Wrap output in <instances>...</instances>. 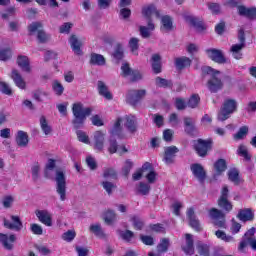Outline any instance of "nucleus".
Wrapping results in <instances>:
<instances>
[{"label": "nucleus", "mask_w": 256, "mask_h": 256, "mask_svg": "<svg viewBox=\"0 0 256 256\" xmlns=\"http://www.w3.org/2000/svg\"><path fill=\"white\" fill-rule=\"evenodd\" d=\"M191 63L192 61L187 56L175 58V66L178 71H183L186 67H191Z\"/></svg>", "instance_id": "nucleus-29"}, {"label": "nucleus", "mask_w": 256, "mask_h": 256, "mask_svg": "<svg viewBox=\"0 0 256 256\" xmlns=\"http://www.w3.org/2000/svg\"><path fill=\"white\" fill-rule=\"evenodd\" d=\"M72 113L74 117L72 120L74 129H83L87 117L91 116V113H93V108H83V103L76 102L72 105Z\"/></svg>", "instance_id": "nucleus-2"}, {"label": "nucleus", "mask_w": 256, "mask_h": 256, "mask_svg": "<svg viewBox=\"0 0 256 256\" xmlns=\"http://www.w3.org/2000/svg\"><path fill=\"white\" fill-rule=\"evenodd\" d=\"M122 123L123 118L118 117L109 131L111 137L109 139L108 153H110V155H114V153L117 152V149H119V144L117 143V139H115V137H118V139H125L123 127L121 126Z\"/></svg>", "instance_id": "nucleus-3"}, {"label": "nucleus", "mask_w": 256, "mask_h": 256, "mask_svg": "<svg viewBox=\"0 0 256 256\" xmlns=\"http://www.w3.org/2000/svg\"><path fill=\"white\" fill-rule=\"evenodd\" d=\"M104 179H113L114 181H117V171H115L113 168H106L103 172Z\"/></svg>", "instance_id": "nucleus-50"}, {"label": "nucleus", "mask_w": 256, "mask_h": 256, "mask_svg": "<svg viewBox=\"0 0 256 256\" xmlns=\"http://www.w3.org/2000/svg\"><path fill=\"white\" fill-rule=\"evenodd\" d=\"M205 53L208 59H211L214 63H218V65H225V63H227L225 54L217 48H208L205 50Z\"/></svg>", "instance_id": "nucleus-12"}, {"label": "nucleus", "mask_w": 256, "mask_h": 256, "mask_svg": "<svg viewBox=\"0 0 256 256\" xmlns=\"http://www.w3.org/2000/svg\"><path fill=\"white\" fill-rule=\"evenodd\" d=\"M120 75L125 79H127V77H130L131 83H137V81H141V79H143V74H141V71L137 69H132L127 62L122 64Z\"/></svg>", "instance_id": "nucleus-9"}, {"label": "nucleus", "mask_w": 256, "mask_h": 256, "mask_svg": "<svg viewBox=\"0 0 256 256\" xmlns=\"http://www.w3.org/2000/svg\"><path fill=\"white\" fill-rule=\"evenodd\" d=\"M228 179L235 185H239V183H241V179L239 178V171L237 170H230L228 172Z\"/></svg>", "instance_id": "nucleus-48"}, {"label": "nucleus", "mask_w": 256, "mask_h": 256, "mask_svg": "<svg viewBox=\"0 0 256 256\" xmlns=\"http://www.w3.org/2000/svg\"><path fill=\"white\" fill-rule=\"evenodd\" d=\"M0 90L4 95H13V89L6 82L0 81Z\"/></svg>", "instance_id": "nucleus-60"}, {"label": "nucleus", "mask_w": 256, "mask_h": 256, "mask_svg": "<svg viewBox=\"0 0 256 256\" xmlns=\"http://www.w3.org/2000/svg\"><path fill=\"white\" fill-rule=\"evenodd\" d=\"M185 239H186V245L182 246V251H184L186 255H193L195 253L193 235L187 233L185 234Z\"/></svg>", "instance_id": "nucleus-27"}, {"label": "nucleus", "mask_w": 256, "mask_h": 256, "mask_svg": "<svg viewBox=\"0 0 256 256\" xmlns=\"http://www.w3.org/2000/svg\"><path fill=\"white\" fill-rule=\"evenodd\" d=\"M202 77H207V75H211V79L207 82V87L211 93H218L223 89V81L221 78H218L217 75H220L221 72L219 70H215L210 66H203L201 68Z\"/></svg>", "instance_id": "nucleus-4"}, {"label": "nucleus", "mask_w": 256, "mask_h": 256, "mask_svg": "<svg viewBox=\"0 0 256 256\" xmlns=\"http://www.w3.org/2000/svg\"><path fill=\"white\" fill-rule=\"evenodd\" d=\"M124 127L130 133V135H135L139 129V123L137 122V117L133 115H126L124 117Z\"/></svg>", "instance_id": "nucleus-14"}, {"label": "nucleus", "mask_w": 256, "mask_h": 256, "mask_svg": "<svg viewBox=\"0 0 256 256\" xmlns=\"http://www.w3.org/2000/svg\"><path fill=\"white\" fill-rule=\"evenodd\" d=\"M156 85L157 87H163L166 89L167 87H173V82L171 80H167L165 78L156 77Z\"/></svg>", "instance_id": "nucleus-49"}, {"label": "nucleus", "mask_w": 256, "mask_h": 256, "mask_svg": "<svg viewBox=\"0 0 256 256\" xmlns=\"http://www.w3.org/2000/svg\"><path fill=\"white\" fill-rule=\"evenodd\" d=\"M184 21H186V23H189V25L194 27L199 33L207 29V27H205V23H203V20H200L193 15H184Z\"/></svg>", "instance_id": "nucleus-16"}, {"label": "nucleus", "mask_w": 256, "mask_h": 256, "mask_svg": "<svg viewBox=\"0 0 256 256\" xmlns=\"http://www.w3.org/2000/svg\"><path fill=\"white\" fill-rule=\"evenodd\" d=\"M239 0H227L224 5L231 7V9H237L239 17H245L249 21H256V7H247L245 5H239Z\"/></svg>", "instance_id": "nucleus-5"}, {"label": "nucleus", "mask_w": 256, "mask_h": 256, "mask_svg": "<svg viewBox=\"0 0 256 256\" xmlns=\"http://www.w3.org/2000/svg\"><path fill=\"white\" fill-rule=\"evenodd\" d=\"M43 29V24L41 22H33L28 26L29 35H33V33L41 31Z\"/></svg>", "instance_id": "nucleus-57"}, {"label": "nucleus", "mask_w": 256, "mask_h": 256, "mask_svg": "<svg viewBox=\"0 0 256 256\" xmlns=\"http://www.w3.org/2000/svg\"><path fill=\"white\" fill-rule=\"evenodd\" d=\"M193 149L198 157H207L209 151L213 149V139H201L194 141Z\"/></svg>", "instance_id": "nucleus-7"}, {"label": "nucleus", "mask_w": 256, "mask_h": 256, "mask_svg": "<svg viewBox=\"0 0 256 256\" xmlns=\"http://www.w3.org/2000/svg\"><path fill=\"white\" fill-rule=\"evenodd\" d=\"M105 147V132L98 130L94 132V149L102 151Z\"/></svg>", "instance_id": "nucleus-20"}, {"label": "nucleus", "mask_w": 256, "mask_h": 256, "mask_svg": "<svg viewBox=\"0 0 256 256\" xmlns=\"http://www.w3.org/2000/svg\"><path fill=\"white\" fill-rule=\"evenodd\" d=\"M243 49H245V46L243 44H233L230 48V51L232 53V56L234 59H243Z\"/></svg>", "instance_id": "nucleus-34"}, {"label": "nucleus", "mask_w": 256, "mask_h": 256, "mask_svg": "<svg viewBox=\"0 0 256 256\" xmlns=\"http://www.w3.org/2000/svg\"><path fill=\"white\" fill-rule=\"evenodd\" d=\"M170 245L171 241L169 238H162L160 243L157 245L158 253H167V251H169Z\"/></svg>", "instance_id": "nucleus-40"}, {"label": "nucleus", "mask_w": 256, "mask_h": 256, "mask_svg": "<svg viewBox=\"0 0 256 256\" xmlns=\"http://www.w3.org/2000/svg\"><path fill=\"white\" fill-rule=\"evenodd\" d=\"M129 48L133 55H139V40L136 37L130 38L128 42Z\"/></svg>", "instance_id": "nucleus-44"}, {"label": "nucleus", "mask_w": 256, "mask_h": 256, "mask_svg": "<svg viewBox=\"0 0 256 256\" xmlns=\"http://www.w3.org/2000/svg\"><path fill=\"white\" fill-rule=\"evenodd\" d=\"M16 143L18 147H27L29 145V135L23 130H19L16 136Z\"/></svg>", "instance_id": "nucleus-30"}, {"label": "nucleus", "mask_w": 256, "mask_h": 256, "mask_svg": "<svg viewBox=\"0 0 256 256\" xmlns=\"http://www.w3.org/2000/svg\"><path fill=\"white\" fill-rule=\"evenodd\" d=\"M17 241L15 234L8 236L7 234L0 233V243H2L4 249L11 251L13 249V243Z\"/></svg>", "instance_id": "nucleus-21"}, {"label": "nucleus", "mask_w": 256, "mask_h": 256, "mask_svg": "<svg viewBox=\"0 0 256 256\" xmlns=\"http://www.w3.org/2000/svg\"><path fill=\"white\" fill-rule=\"evenodd\" d=\"M13 56V52H11V48H5L0 50V61H9Z\"/></svg>", "instance_id": "nucleus-55"}, {"label": "nucleus", "mask_w": 256, "mask_h": 256, "mask_svg": "<svg viewBox=\"0 0 256 256\" xmlns=\"http://www.w3.org/2000/svg\"><path fill=\"white\" fill-rule=\"evenodd\" d=\"M37 39L39 43H47L49 41V35L42 30H38Z\"/></svg>", "instance_id": "nucleus-63"}, {"label": "nucleus", "mask_w": 256, "mask_h": 256, "mask_svg": "<svg viewBox=\"0 0 256 256\" xmlns=\"http://www.w3.org/2000/svg\"><path fill=\"white\" fill-rule=\"evenodd\" d=\"M52 89L58 97H61L63 95V91H65V88L63 87V84H61L58 80H55L52 84Z\"/></svg>", "instance_id": "nucleus-51"}, {"label": "nucleus", "mask_w": 256, "mask_h": 256, "mask_svg": "<svg viewBox=\"0 0 256 256\" xmlns=\"http://www.w3.org/2000/svg\"><path fill=\"white\" fill-rule=\"evenodd\" d=\"M40 127L44 135H51V131H53V129L49 126V123H47V118H45V116L40 117Z\"/></svg>", "instance_id": "nucleus-45"}, {"label": "nucleus", "mask_w": 256, "mask_h": 256, "mask_svg": "<svg viewBox=\"0 0 256 256\" xmlns=\"http://www.w3.org/2000/svg\"><path fill=\"white\" fill-rule=\"evenodd\" d=\"M17 65L22 69V71H25V73H31V65L29 63V57L19 55L17 57Z\"/></svg>", "instance_id": "nucleus-28"}, {"label": "nucleus", "mask_w": 256, "mask_h": 256, "mask_svg": "<svg viewBox=\"0 0 256 256\" xmlns=\"http://www.w3.org/2000/svg\"><path fill=\"white\" fill-rule=\"evenodd\" d=\"M215 236L217 239H221V241H224V243H233L235 241V238L231 235H227L225 231L223 230H217L215 231Z\"/></svg>", "instance_id": "nucleus-39"}, {"label": "nucleus", "mask_w": 256, "mask_h": 256, "mask_svg": "<svg viewBox=\"0 0 256 256\" xmlns=\"http://www.w3.org/2000/svg\"><path fill=\"white\" fill-rule=\"evenodd\" d=\"M175 107L178 111H185L187 109L188 105L185 99L183 98H176L175 99Z\"/></svg>", "instance_id": "nucleus-59"}, {"label": "nucleus", "mask_w": 256, "mask_h": 256, "mask_svg": "<svg viewBox=\"0 0 256 256\" xmlns=\"http://www.w3.org/2000/svg\"><path fill=\"white\" fill-rule=\"evenodd\" d=\"M117 219V214L113 210H107L105 212L104 221L107 225H113V222Z\"/></svg>", "instance_id": "nucleus-47"}, {"label": "nucleus", "mask_w": 256, "mask_h": 256, "mask_svg": "<svg viewBox=\"0 0 256 256\" xmlns=\"http://www.w3.org/2000/svg\"><path fill=\"white\" fill-rule=\"evenodd\" d=\"M151 192V185L144 183V182H140L138 187H137V193H139V195H149V193Z\"/></svg>", "instance_id": "nucleus-46"}, {"label": "nucleus", "mask_w": 256, "mask_h": 256, "mask_svg": "<svg viewBox=\"0 0 256 256\" xmlns=\"http://www.w3.org/2000/svg\"><path fill=\"white\" fill-rule=\"evenodd\" d=\"M36 217L39 219L43 225H46V227H52L53 226V217H51V214L47 210H37L36 211Z\"/></svg>", "instance_id": "nucleus-19"}, {"label": "nucleus", "mask_w": 256, "mask_h": 256, "mask_svg": "<svg viewBox=\"0 0 256 256\" xmlns=\"http://www.w3.org/2000/svg\"><path fill=\"white\" fill-rule=\"evenodd\" d=\"M106 60L105 56L97 53H92L90 55V65H97L98 67H103L105 65Z\"/></svg>", "instance_id": "nucleus-32"}, {"label": "nucleus", "mask_w": 256, "mask_h": 256, "mask_svg": "<svg viewBox=\"0 0 256 256\" xmlns=\"http://www.w3.org/2000/svg\"><path fill=\"white\" fill-rule=\"evenodd\" d=\"M214 169L217 175H221L222 173H225V171H227V161L223 158L218 159L214 163Z\"/></svg>", "instance_id": "nucleus-36"}, {"label": "nucleus", "mask_w": 256, "mask_h": 256, "mask_svg": "<svg viewBox=\"0 0 256 256\" xmlns=\"http://www.w3.org/2000/svg\"><path fill=\"white\" fill-rule=\"evenodd\" d=\"M179 152V148L177 146H168L164 150V162L167 165H171L175 163V157H177V153Z\"/></svg>", "instance_id": "nucleus-17"}, {"label": "nucleus", "mask_w": 256, "mask_h": 256, "mask_svg": "<svg viewBox=\"0 0 256 256\" xmlns=\"http://www.w3.org/2000/svg\"><path fill=\"white\" fill-rule=\"evenodd\" d=\"M151 169V163L149 162H145L142 167L137 170L133 175H132V179L133 181H139L141 180V177H143V173H147V170Z\"/></svg>", "instance_id": "nucleus-35"}, {"label": "nucleus", "mask_w": 256, "mask_h": 256, "mask_svg": "<svg viewBox=\"0 0 256 256\" xmlns=\"http://www.w3.org/2000/svg\"><path fill=\"white\" fill-rule=\"evenodd\" d=\"M239 104L237 100L233 98H226L220 107V110L217 115V119L221 122L227 121V119H231L233 113H236Z\"/></svg>", "instance_id": "nucleus-6"}, {"label": "nucleus", "mask_w": 256, "mask_h": 256, "mask_svg": "<svg viewBox=\"0 0 256 256\" xmlns=\"http://www.w3.org/2000/svg\"><path fill=\"white\" fill-rule=\"evenodd\" d=\"M186 217L191 229L196 231V233H201V231H203V226H201V222L197 219V215H195V209L193 207L187 209Z\"/></svg>", "instance_id": "nucleus-13"}, {"label": "nucleus", "mask_w": 256, "mask_h": 256, "mask_svg": "<svg viewBox=\"0 0 256 256\" xmlns=\"http://www.w3.org/2000/svg\"><path fill=\"white\" fill-rule=\"evenodd\" d=\"M76 135L80 143H85V145H89V143H91V141H89V136L83 130H78Z\"/></svg>", "instance_id": "nucleus-56"}, {"label": "nucleus", "mask_w": 256, "mask_h": 256, "mask_svg": "<svg viewBox=\"0 0 256 256\" xmlns=\"http://www.w3.org/2000/svg\"><path fill=\"white\" fill-rule=\"evenodd\" d=\"M101 185L103 189H105L106 193H108V195H112L113 189H117V185L109 181H103Z\"/></svg>", "instance_id": "nucleus-58"}, {"label": "nucleus", "mask_w": 256, "mask_h": 256, "mask_svg": "<svg viewBox=\"0 0 256 256\" xmlns=\"http://www.w3.org/2000/svg\"><path fill=\"white\" fill-rule=\"evenodd\" d=\"M162 27L164 31H173V18L169 15H164L161 18Z\"/></svg>", "instance_id": "nucleus-37"}, {"label": "nucleus", "mask_w": 256, "mask_h": 256, "mask_svg": "<svg viewBox=\"0 0 256 256\" xmlns=\"http://www.w3.org/2000/svg\"><path fill=\"white\" fill-rule=\"evenodd\" d=\"M197 251L201 256H211V249L208 244L199 242L197 244Z\"/></svg>", "instance_id": "nucleus-42"}, {"label": "nucleus", "mask_w": 256, "mask_h": 256, "mask_svg": "<svg viewBox=\"0 0 256 256\" xmlns=\"http://www.w3.org/2000/svg\"><path fill=\"white\" fill-rule=\"evenodd\" d=\"M184 131L186 135L190 137H195V133L197 132V127H195V122H193V118L184 117Z\"/></svg>", "instance_id": "nucleus-25"}, {"label": "nucleus", "mask_w": 256, "mask_h": 256, "mask_svg": "<svg viewBox=\"0 0 256 256\" xmlns=\"http://www.w3.org/2000/svg\"><path fill=\"white\" fill-rule=\"evenodd\" d=\"M190 170L199 183H205V180L207 179V172L203 165L199 163L191 164Z\"/></svg>", "instance_id": "nucleus-15"}, {"label": "nucleus", "mask_w": 256, "mask_h": 256, "mask_svg": "<svg viewBox=\"0 0 256 256\" xmlns=\"http://www.w3.org/2000/svg\"><path fill=\"white\" fill-rule=\"evenodd\" d=\"M249 135V127L248 126H242L239 128L238 132L234 134L235 141H241L245 139Z\"/></svg>", "instance_id": "nucleus-41"}, {"label": "nucleus", "mask_w": 256, "mask_h": 256, "mask_svg": "<svg viewBox=\"0 0 256 256\" xmlns=\"http://www.w3.org/2000/svg\"><path fill=\"white\" fill-rule=\"evenodd\" d=\"M147 95V90H129L126 95V102L132 107H137L139 103L143 100V97Z\"/></svg>", "instance_id": "nucleus-11"}, {"label": "nucleus", "mask_w": 256, "mask_h": 256, "mask_svg": "<svg viewBox=\"0 0 256 256\" xmlns=\"http://www.w3.org/2000/svg\"><path fill=\"white\" fill-rule=\"evenodd\" d=\"M217 205L219 209H209L208 215L210 219L214 220V227H218L219 229H227L225 213H231L233 211V203L229 201V187L223 186L220 197L217 200Z\"/></svg>", "instance_id": "nucleus-1"}, {"label": "nucleus", "mask_w": 256, "mask_h": 256, "mask_svg": "<svg viewBox=\"0 0 256 256\" xmlns=\"http://www.w3.org/2000/svg\"><path fill=\"white\" fill-rule=\"evenodd\" d=\"M199 103H201V97H199V94H193L187 101V105L190 109H197V107H199Z\"/></svg>", "instance_id": "nucleus-43"}, {"label": "nucleus", "mask_w": 256, "mask_h": 256, "mask_svg": "<svg viewBox=\"0 0 256 256\" xmlns=\"http://www.w3.org/2000/svg\"><path fill=\"white\" fill-rule=\"evenodd\" d=\"M11 220L12 223L7 220V218H4V227H6V229H11L14 231H21V229H23V222L19 216L12 215Z\"/></svg>", "instance_id": "nucleus-18"}, {"label": "nucleus", "mask_w": 256, "mask_h": 256, "mask_svg": "<svg viewBox=\"0 0 256 256\" xmlns=\"http://www.w3.org/2000/svg\"><path fill=\"white\" fill-rule=\"evenodd\" d=\"M30 230L33 233V235H41L43 233V227L37 223H33L30 226Z\"/></svg>", "instance_id": "nucleus-64"}, {"label": "nucleus", "mask_w": 256, "mask_h": 256, "mask_svg": "<svg viewBox=\"0 0 256 256\" xmlns=\"http://www.w3.org/2000/svg\"><path fill=\"white\" fill-rule=\"evenodd\" d=\"M152 70L155 75H159L162 71L161 66V55L159 54H153L152 55Z\"/></svg>", "instance_id": "nucleus-33"}, {"label": "nucleus", "mask_w": 256, "mask_h": 256, "mask_svg": "<svg viewBox=\"0 0 256 256\" xmlns=\"http://www.w3.org/2000/svg\"><path fill=\"white\" fill-rule=\"evenodd\" d=\"M153 13L157 19L161 17V12L157 10V7H155L154 4H149L148 6L142 8V15L145 17V19H151Z\"/></svg>", "instance_id": "nucleus-26"}, {"label": "nucleus", "mask_w": 256, "mask_h": 256, "mask_svg": "<svg viewBox=\"0 0 256 256\" xmlns=\"http://www.w3.org/2000/svg\"><path fill=\"white\" fill-rule=\"evenodd\" d=\"M237 217L239 221L247 223V221H253L255 219V213H253L251 208H244L238 211Z\"/></svg>", "instance_id": "nucleus-23"}, {"label": "nucleus", "mask_w": 256, "mask_h": 256, "mask_svg": "<svg viewBox=\"0 0 256 256\" xmlns=\"http://www.w3.org/2000/svg\"><path fill=\"white\" fill-rule=\"evenodd\" d=\"M69 43L75 55H78V56L83 55V50H81V47H83V42H81L79 38H77V35L72 34L70 36Z\"/></svg>", "instance_id": "nucleus-22"}, {"label": "nucleus", "mask_w": 256, "mask_h": 256, "mask_svg": "<svg viewBox=\"0 0 256 256\" xmlns=\"http://www.w3.org/2000/svg\"><path fill=\"white\" fill-rule=\"evenodd\" d=\"M131 169H133V162L131 160H126L125 165L122 168V175H124V177H129V173H131Z\"/></svg>", "instance_id": "nucleus-62"}, {"label": "nucleus", "mask_w": 256, "mask_h": 256, "mask_svg": "<svg viewBox=\"0 0 256 256\" xmlns=\"http://www.w3.org/2000/svg\"><path fill=\"white\" fill-rule=\"evenodd\" d=\"M247 245H250L251 249L256 251L255 227H252L245 232L238 246V250L243 251Z\"/></svg>", "instance_id": "nucleus-10"}, {"label": "nucleus", "mask_w": 256, "mask_h": 256, "mask_svg": "<svg viewBox=\"0 0 256 256\" xmlns=\"http://www.w3.org/2000/svg\"><path fill=\"white\" fill-rule=\"evenodd\" d=\"M131 221L136 231H141L145 226V223L143 222V220H141V218H139V216H132Z\"/></svg>", "instance_id": "nucleus-53"}, {"label": "nucleus", "mask_w": 256, "mask_h": 256, "mask_svg": "<svg viewBox=\"0 0 256 256\" xmlns=\"http://www.w3.org/2000/svg\"><path fill=\"white\" fill-rule=\"evenodd\" d=\"M98 92L99 95H101L108 101H111V99H113V94L109 92V88H107V85H105V82L103 81H98Z\"/></svg>", "instance_id": "nucleus-31"}, {"label": "nucleus", "mask_w": 256, "mask_h": 256, "mask_svg": "<svg viewBox=\"0 0 256 256\" xmlns=\"http://www.w3.org/2000/svg\"><path fill=\"white\" fill-rule=\"evenodd\" d=\"M113 57L117 61H121L125 57V53L123 52V45H121L120 43L116 45V49L113 53Z\"/></svg>", "instance_id": "nucleus-52"}, {"label": "nucleus", "mask_w": 256, "mask_h": 256, "mask_svg": "<svg viewBox=\"0 0 256 256\" xmlns=\"http://www.w3.org/2000/svg\"><path fill=\"white\" fill-rule=\"evenodd\" d=\"M56 193L60 197V201L67 200V178L64 171H56Z\"/></svg>", "instance_id": "nucleus-8"}, {"label": "nucleus", "mask_w": 256, "mask_h": 256, "mask_svg": "<svg viewBox=\"0 0 256 256\" xmlns=\"http://www.w3.org/2000/svg\"><path fill=\"white\" fill-rule=\"evenodd\" d=\"M148 173L146 174V179L148 183H153L157 179V172H155V169L153 168V164H151V169L147 170Z\"/></svg>", "instance_id": "nucleus-61"}, {"label": "nucleus", "mask_w": 256, "mask_h": 256, "mask_svg": "<svg viewBox=\"0 0 256 256\" xmlns=\"http://www.w3.org/2000/svg\"><path fill=\"white\" fill-rule=\"evenodd\" d=\"M89 231L93 233L99 239H104L105 232H103V228H101V224H92L89 227Z\"/></svg>", "instance_id": "nucleus-38"}, {"label": "nucleus", "mask_w": 256, "mask_h": 256, "mask_svg": "<svg viewBox=\"0 0 256 256\" xmlns=\"http://www.w3.org/2000/svg\"><path fill=\"white\" fill-rule=\"evenodd\" d=\"M56 167V163H55V159H49L48 163L45 166V170H44V177L46 179H49V171H53V169H55Z\"/></svg>", "instance_id": "nucleus-54"}, {"label": "nucleus", "mask_w": 256, "mask_h": 256, "mask_svg": "<svg viewBox=\"0 0 256 256\" xmlns=\"http://www.w3.org/2000/svg\"><path fill=\"white\" fill-rule=\"evenodd\" d=\"M10 77L18 89H26L27 83L25 82V79H23V76H21V73H19V70L13 69Z\"/></svg>", "instance_id": "nucleus-24"}]
</instances>
